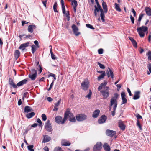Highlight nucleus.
<instances>
[{
  "mask_svg": "<svg viewBox=\"0 0 151 151\" xmlns=\"http://www.w3.org/2000/svg\"><path fill=\"white\" fill-rule=\"evenodd\" d=\"M106 76V73L104 72V73H102L99 75L98 77V80L99 81H100L101 79L103 78L104 76Z\"/></svg>",
  "mask_w": 151,
  "mask_h": 151,
  "instance_id": "nucleus-34",
  "label": "nucleus"
},
{
  "mask_svg": "<svg viewBox=\"0 0 151 151\" xmlns=\"http://www.w3.org/2000/svg\"><path fill=\"white\" fill-rule=\"evenodd\" d=\"M103 145L100 142H98L93 147V151H101L102 147Z\"/></svg>",
  "mask_w": 151,
  "mask_h": 151,
  "instance_id": "nucleus-7",
  "label": "nucleus"
},
{
  "mask_svg": "<svg viewBox=\"0 0 151 151\" xmlns=\"http://www.w3.org/2000/svg\"><path fill=\"white\" fill-rule=\"evenodd\" d=\"M136 116L138 119H142V116L139 114H137Z\"/></svg>",
  "mask_w": 151,
  "mask_h": 151,
  "instance_id": "nucleus-63",
  "label": "nucleus"
},
{
  "mask_svg": "<svg viewBox=\"0 0 151 151\" xmlns=\"http://www.w3.org/2000/svg\"><path fill=\"white\" fill-rule=\"evenodd\" d=\"M86 26L87 28H89L91 29H95V28L93 27V26L92 25L89 24H86Z\"/></svg>",
  "mask_w": 151,
  "mask_h": 151,
  "instance_id": "nucleus-46",
  "label": "nucleus"
},
{
  "mask_svg": "<svg viewBox=\"0 0 151 151\" xmlns=\"http://www.w3.org/2000/svg\"><path fill=\"white\" fill-rule=\"evenodd\" d=\"M65 115L66 117V120L68 117L69 118V120L72 122H75L76 119L73 114L67 109L65 112Z\"/></svg>",
  "mask_w": 151,
  "mask_h": 151,
  "instance_id": "nucleus-4",
  "label": "nucleus"
},
{
  "mask_svg": "<svg viewBox=\"0 0 151 151\" xmlns=\"http://www.w3.org/2000/svg\"><path fill=\"white\" fill-rule=\"evenodd\" d=\"M55 74H53L52 73H50L48 75V77H52L54 78V80H55L56 79V78L55 77Z\"/></svg>",
  "mask_w": 151,
  "mask_h": 151,
  "instance_id": "nucleus-50",
  "label": "nucleus"
},
{
  "mask_svg": "<svg viewBox=\"0 0 151 151\" xmlns=\"http://www.w3.org/2000/svg\"><path fill=\"white\" fill-rule=\"evenodd\" d=\"M29 97V94L27 92H25L24 93L23 96L22 98V99L24 101L25 98H27Z\"/></svg>",
  "mask_w": 151,
  "mask_h": 151,
  "instance_id": "nucleus-41",
  "label": "nucleus"
},
{
  "mask_svg": "<svg viewBox=\"0 0 151 151\" xmlns=\"http://www.w3.org/2000/svg\"><path fill=\"white\" fill-rule=\"evenodd\" d=\"M72 28L74 34L76 36H78L80 34V32H78V28L75 24H73L72 25Z\"/></svg>",
  "mask_w": 151,
  "mask_h": 151,
  "instance_id": "nucleus-11",
  "label": "nucleus"
},
{
  "mask_svg": "<svg viewBox=\"0 0 151 151\" xmlns=\"http://www.w3.org/2000/svg\"><path fill=\"white\" fill-rule=\"evenodd\" d=\"M35 115V113L34 112H32L26 114V116L27 118L29 119L33 116Z\"/></svg>",
  "mask_w": 151,
  "mask_h": 151,
  "instance_id": "nucleus-32",
  "label": "nucleus"
},
{
  "mask_svg": "<svg viewBox=\"0 0 151 151\" xmlns=\"http://www.w3.org/2000/svg\"><path fill=\"white\" fill-rule=\"evenodd\" d=\"M37 122L40 124L39 126L40 127H42V123L40 119L38 118L37 120Z\"/></svg>",
  "mask_w": 151,
  "mask_h": 151,
  "instance_id": "nucleus-47",
  "label": "nucleus"
},
{
  "mask_svg": "<svg viewBox=\"0 0 151 151\" xmlns=\"http://www.w3.org/2000/svg\"><path fill=\"white\" fill-rule=\"evenodd\" d=\"M61 99H60L58 101V102L57 103H56L55 104V106L58 107L59 106V105L60 104L61 102Z\"/></svg>",
  "mask_w": 151,
  "mask_h": 151,
  "instance_id": "nucleus-53",
  "label": "nucleus"
},
{
  "mask_svg": "<svg viewBox=\"0 0 151 151\" xmlns=\"http://www.w3.org/2000/svg\"><path fill=\"white\" fill-rule=\"evenodd\" d=\"M37 71L35 69L33 68L31 70V71L28 75V77L32 80H35L37 76Z\"/></svg>",
  "mask_w": 151,
  "mask_h": 151,
  "instance_id": "nucleus-6",
  "label": "nucleus"
},
{
  "mask_svg": "<svg viewBox=\"0 0 151 151\" xmlns=\"http://www.w3.org/2000/svg\"><path fill=\"white\" fill-rule=\"evenodd\" d=\"M104 87H105L103 86L101 84L100 86H99L98 88V91H100L102 89L104 88Z\"/></svg>",
  "mask_w": 151,
  "mask_h": 151,
  "instance_id": "nucleus-57",
  "label": "nucleus"
},
{
  "mask_svg": "<svg viewBox=\"0 0 151 151\" xmlns=\"http://www.w3.org/2000/svg\"><path fill=\"white\" fill-rule=\"evenodd\" d=\"M62 12L63 14H65V6H62Z\"/></svg>",
  "mask_w": 151,
  "mask_h": 151,
  "instance_id": "nucleus-60",
  "label": "nucleus"
},
{
  "mask_svg": "<svg viewBox=\"0 0 151 151\" xmlns=\"http://www.w3.org/2000/svg\"><path fill=\"white\" fill-rule=\"evenodd\" d=\"M36 26L34 25H30L28 26V31L31 33L33 32V30L36 28Z\"/></svg>",
  "mask_w": 151,
  "mask_h": 151,
  "instance_id": "nucleus-17",
  "label": "nucleus"
},
{
  "mask_svg": "<svg viewBox=\"0 0 151 151\" xmlns=\"http://www.w3.org/2000/svg\"><path fill=\"white\" fill-rule=\"evenodd\" d=\"M140 92L139 91H135L134 93V94L133 97V99L134 100H137L140 97Z\"/></svg>",
  "mask_w": 151,
  "mask_h": 151,
  "instance_id": "nucleus-19",
  "label": "nucleus"
},
{
  "mask_svg": "<svg viewBox=\"0 0 151 151\" xmlns=\"http://www.w3.org/2000/svg\"><path fill=\"white\" fill-rule=\"evenodd\" d=\"M89 93L88 95H86V98H87L88 99H90L91 97V96L92 94V92L91 91V90H89Z\"/></svg>",
  "mask_w": 151,
  "mask_h": 151,
  "instance_id": "nucleus-43",
  "label": "nucleus"
},
{
  "mask_svg": "<svg viewBox=\"0 0 151 151\" xmlns=\"http://www.w3.org/2000/svg\"><path fill=\"white\" fill-rule=\"evenodd\" d=\"M37 64V69L38 70L39 72V74L41 73L42 70V67L39 64V62H37L36 63Z\"/></svg>",
  "mask_w": 151,
  "mask_h": 151,
  "instance_id": "nucleus-26",
  "label": "nucleus"
},
{
  "mask_svg": "<svg viewBox=\"0 0 151 151\" xmlns=\"http://www.w3.org/2000/svg\"><path fill=\"white\" fill-rule=\"evenodd\" d=\"M76 118L78 121L81 122L86 120L87 119V116L83 114H81L76 115Z\"/></svg>",
  "mask_w": 151,
  "mask_h": 151,
  "instance_id": "nucleus-8",
  "label": "nucleus"
},
{
  "mask_svg": "<svg viewBox=\"0 0 151 151\" xmlns=\"http://www.w3.org/2000/svg\"><path fill=\"white\" fill-rule=\"evenodd\" d=\"M104 149L105 151H110V146L107 143H105L103 146Z\"/></svg>",
  "mask_w": 151,
  "mask_h": 151,
  "instance_id": "nucleus-22",
  "label": "nucleus"
},
{
  "mask_svg": "<svg viewBox=\"0 0 151 151\" xmlns=\"http://www.w3.org/2000/svg\"><path fill=\"white\" fill-rule=\"evenodd\" d=\"M115 8L116 10L119 12H121V10L119 6V5L116 3L115 4Z\"/></svg>",
  "mask_w": 151,
  "mask_h": 151,
  "instance_id": "nucleus-37",
  "label": "nucleus"
},
{
  "mask_svg": "<svg viewBox=\"0 0 151 151\" xmlns=\"http://www.w3.org/2000/svg\"><path fill=\"white\" fill-rule=\"evenodd\" d=\"M97 64L101 68L104 69L105 68V66L103 64L100 63L99 62H97Z\"/></svg>",
  "mask_w": 151,
  "mask_h": 151,
  "instance_id": "nucleus-45",
  "label": "nucleus"
},
{
  "mask_svg": "<svg viewBox=\"0 0 151 151\" xmlns=\"http://www.w3.org/2000/svg\"><path fill=\"white\" fill-rule=\"evenodd\" d=\"M43 139L42 142L46 143L50 141L51 139V138L47 135H43Z\"/></svg>",
  "mask_w": 151,
  "mask_h": 151,
  "instance_id": "nucleus-16",
  "label": "nucleus"
},
{
  "mask_svg": "<svg viewBox=\"0 0 151 151\" xmlns=\"http://www.w3.org/2000/svg\"><path fill=\"white\" fill-rule=\"evenodd\" d=\"M33 145H29L27 146L28 149L30 151H34V150L33 149Z\"/></svg>",
  "mask_w": 151,
  "mask_h": 151,
  "instance_id": "nucleus-44",
  "label": "nucleus"
},
{
  "mask_svg": "<svg viewBox=\"0 0 151 151\" xmlns=\"http://www.w3.org/2000/svg\"><path fill=\"white\" fill-rule=\"evenodd\" d=\"M148 28L144 26H142L140 27L137 28V30L138 34L141 37H143L145 36V33L147 32Z\"/></svg>",
  "mask_w": 151,
  "mask_h": 151,
  "instance_id": "nucleus-2",
  "label": "nucleus"
},
{
  "mask_svg": "<svg viewBox=\"0 0 151 151\" xmlns=\"http://www.w3.org/2000/svg\"><path fill=\"white\" fill-rule=\"evenodd\" d=\"M55 122L58 124H64L66 120V117L65 116V113L64 114V118L63 119L61 116H58L55 117Z\"/></svg>",
  "mask_w": 151,
  "mask_h": 151,
  "instance_id": "nucleus-5",
  "label": "nucleus"
},
{
  "mask_svg": "<svg viewBox=\"0 0 151 151\" xmlns=\"http://www.w3.org/2000/svg\"><path fill=\"white\" fill-rule=\"evenodd\" d=\"M100 93L103 96V99H106L109 97L110 94L109 88L106 87L104 89L100 90Z\"/></svg>",
  "mask_w": 151,
  "mask_h": 151,
  "instance_id": "nucleus-3",
  "label": "nucleus"
},
{
  "mask_svg": "<svg viewBox=\"0 0 151 151\" xmlns=\"http://www.w3.org/2000/svg\"><path fill=\"white\" fill-rule=\"evenodd\" d=\"M33 110V109L30 107L28 106H25L24 109V112L27 113L32 111Z\"/></svg>",
  "mask_w": 151,
  "mask_h": 151,
  "instance_id": "nucleus-23",
  "label": "nucleus"
},
{
  "mask_svg": "<svg viewBox=\"0 0 151 151\" xmlns=\"http://www.w3.org/2000/svg\"><path fill=\"white\" fill-rule=\"evenodd\" d=\"M20 55V52L18 50H15L14 52V55L15 58L17 59L19 56Z\"/></svg>",
  "mask_w": 151,
  "mask_h": 151,
  "instance_id": "nucleus-31",
  "label": "nucleus"
},
{
  "mask_svg": "<svg viewBox=\"0 0 151 151\" xmlns=\"http://www.w3.org/2000/svg\"><path fill=\"white\" fill-rule=\"evenodd\" d=\"M54 151H62V149L61 147H58L55 148Z\"/></svg>",
  "mask_w": 151,
  "mask_h": 151,
  "instance_id": "nucleus-56",
  "label": "nucleus"
},
{
  "mask_svg": "<svg viewBox=\"0 0 151 151\" xmlns=\"http://www.w3.org/2000/svg\"><path fill=\"white\" fill-rule=\"evenodd\" d=\"M70 143L67 142H65L63 144V145L64 146H69Z\"/></svg>",
  "mask_w": 151,
  "mask_h": 151,
  "instance_id": "nucleus-55",
  "label": "nucleus"
},
{
  "mask_svg": "<svg viewBox=\"0 0 151 151\" xmlns=\"http://www.w3.org/2000/svg\"><path fill=\"white\" fill-rule=\"evenodd\" d=\"M146 55L148 57V60H151V51L150 50L148 51V52L146 54Z\"/></svg>",
  "mask_w": 151,
  "mask_h": 151,
  "instance_id": "nucleus-38",
  "label": "nucleus"
},
{
  "mask_svg": "<svg viewBox=\"0 0 151 151\" xmlns=\"http://www.w3.org/2000/svg\"><path fill=\"white\" fill-rule=\"evenodd\" d=\"M145 11L146 14L148 16H151V9L149 7H146L145 9Z\"/></svg>",
  "mask_w": 151,
  "mask_h": 151,
  "instance_id": "nucleus-25",
  "label": "nucleus"
},
{
  "mask_svg": "<svg viewBox=\"0 0 151 151\" xmlns=\"http://www.w3.org/2000/svg\"><path fill=\"white\" fill-rule=\"evenodd\" d=\"M72 5L73 6V9L75 13L76 12V7L78 5L77 2L76 0H73L72 1Z\"/></svg>",
  "mask_w": 151,
  "mask_h": 151,
  "instance_id": "nucleus-20",
  "label": "nucleus"
},
{
  "mask_svg": "<svg viewBox=\"0 0 151 151\" xmlns=\"http://www.w3.org/2000/svg\"><path fill=\"white\" fill-rule=\"evenodd\" d=\"M89 82L87 79H85L81 84L82 88L84 90H87L88 87Z\"/></svg>",
  "mask_w": 151,
  "mask_h": 151,
  "instance_id": "nucleus-9",
  "label": "nucleus"
},
{
  "mask_svg": "<svg viewBox=\"0 0 151 151\" xmlns=\"http://www.w3.org/2000/svg\"><path fill=\"white\" fill-rule=\"evenodd\" d=\"M94 7L95 8V9L94 10V13L95 15V16H96L97 15L96 12H98L99 10V8H98L96 5Z\"/></svg>",
  "mask_w": 151,
  "mask_h": 151,
  "instance_id": "nucleus-42",
  "label": "nucleus"
},
{
  "mask_svg": "<svg viewBox=\"0 0 151 151\" xmlns=\"http://www.w3.org/2000/svg\"><path fill=\"white\" fill-rule=\"evenodd\" d=\"M144 15V14H143L142 13H141L140 14V15L139 16L138 20V21L139 22V23H138V24H139V25H138L139 26L140 25V21L142 19V18L143 17Z\"/></svg>",
  "mask_w": 151,
  "mask_h": 151,
  "instance_id": "nucleus-36",
  "label": "nucleus"
},
{
  "mask_svg": "<svg viewBox=\"0 0 151 151\" xmlns=\"http://www.w3.org/2000/svg\"><path fill=\"white\" fill-rule=\"evenodd\" d=\"M147 67L149 71L151 73V63H150L148 64Z\"/></svg>",
  "mask_w": 151,
  "mask_h": 151,
  "instance_id": "nucleus-58",
  "label": "nucleus"
},
{
  "mask_svg": "<svg viewBox=\"0 0 151 151\" xmlns=\"http://www.w3.org/2000/svg\"><path fill=\"white\" fill-rule=\"evenodd\" d=\"M41 116L42 118V119L43 121H45L46 120L47 116L45 114H42V115Z\"/></svg>",
  "mask_w": 151,
  "mask_h": 151,
  "instance_id": "nucleus-49",
  "label": "nucleus"
},
{
  "mask_svg": "<svg viewBox=\"0 0 151 151\" xmlns=\"http://www.w3.org/2000/svg\"><path fill=\"white\" fill-rule=\"evenodd\" d=\"M119 96V95L118 93H115L114 94V96L111 99L110 105L111 106L114 105V110L112 111V115L113 116L115 114V111L117 105V99Z\"/></svg>",
  "mask_w": 151,
  "mask_h": 151,
  "instance_id": "nucleus-1",
  "label": "nucleus"
},
{
  "mask_svg": "<svg viewBox=\"0 0 151 151\" xmlns=\"http://www.w3.org/2000/svg\"><path fill=\"white\" fill-rule=\"evenodd\" d=\"M137 125L139 127V128L140 129V130L142 129V128L140 124L139 123V120H137Z\"/></svg>",
  "mask_w": 151,
  "mask_h": 151,
  "instance_id": "nucleus-51",
  "label": "nucleus"
},
{
  "mask_svg": "<svg viewBox=\"0 0 151 151\" xmlns=\"http://www.w3.org/2000/svg\"><path fill=\"white\" fill-rule=\"evenodd\" d=\"M129 38L131 41V42L134 47H137V44L136 41L133 38L131 37H129Z\"/></svg>",
  "mask_w": 151,
  "mask_h": 151,
  "instance_id": "nucleus-29",
  "label": "nucleus"
},
{
  "mask_svg": "<svg viewBox=\"0 0 151 151\" xmlns=\"http://www.w3.org/2000/svg\"><path fill=\"white\" fill-rule=\"evenodd\" d=\"M106 135L112 137L116 134V132L109 129H107L106 132Z\"/></svg>",
  "mask_w": 151,
  "mask_h": 151,
  "instance_id": "nucleus-14",
  "label": "nucleus"
},
{
  "mask_svg": "<svg viewBox=\"0 0 151 151\" xmlns=\"http://www.w3.org/2000/svg\"><path fill=\"white\" fill-rule=\"evenodd\" d=\"M29 44V42H26L22 44L19 47V49H22V51L24 50L25 48L27 47Z\"/></svg>",
  "mask_w": 151,
  "mask_h": 151,
  "instance_id": "nucleus-18",
  "label": "nucleus"
},
{
  "mask_svg": "<svg viewBox=\"0 0 151 151\" xmlns=\"http://www.w3.org/2000/svg\"><path fill=\"white\" fill-rule=\"evenodd\" d=\"M130 18L132 24H134V19L132 15L130 16Z\"/></svg>",
  "mask_w": 151,
  "mask_h": 151,
  "instance_id": "nucleus-54",
  "label": "nucleus"
},
{
  "mask_svg": "<svg viewBox=\"0 0 151 151\" xmlns=\"http://www.w3.org/2000/svg\"><path fill=\"white\" fill-rule=\"evenodd\" d=\"M119 126L122 130H124L125 129V126L122 122H119Z\"/></svg>",
  "mask_w": 151,
  "mask_h": 151,
  "instance_id": "nucleus-30",
  "label": "nucleus"
},
{
  "mask_svg": "<svg viewBox=\"0 0 151 151\" xmlns=\"http://www.w3.org/2000/svg\"><path fill=\"white\" fill-rule=\"evenodd\" d=\"M132 12L133 13L134 16L135 17L136 15V12L134 9H132Z\"/></svg>",
  "mask_w": 151,
  "mask_h": 151,
  "instance_id": "nucleus-62",
  "label": "nucleus"
},
{
  "mask_svg": "<svg viewBox=\"0 0 151 151\" xmlns=\"http://www.w3.org/2000/svg\"><path fill=\"white\" fill-rule=\"evenodd\" d=\"M34 43L36 45V46H37L38 47H39V43L38 41L35 40L34 42Z\"/></svg>",
  "mask_w": 151,
  "mask_h": 151,
  "instance_id": "nucleus-61",
  "label": "nucleus"
},
{
  "mask_svg": "<svg viewBox=\"0 0 151 151\" xmlns=\"http://www.w3.org/2000/svg\"><path fill=\"white\" fill-rule=\"evenodd\" d=\"M45 128L47 131L48 132H51L52 130V126L50 123V120H47L45 123Z\"/></svg>",
  "mask_w": 151,
  "mask_h": 151,
  "instance_id": "nucleus-10",
  "label": "nucleus"
},
{
  "mask_svg": "<svg viewBox=\"0 0 151 151\" xmlns=\"http://www.w3.org/2000/svg\"><path fill=\"white\" fill-rule=\"evenodd\" d=\"M107 119V117L105 115H102L98 119V122L99 124L104 123Z\"/></svg>",
  "mask_w": 151,
  "mask_h": 151,
  "instance_id": "nucleus-12",
  "label": "nucleus"
},
{
  "mask_svg": "<svg viewBox=\"0 0 151 151\" xmlns=\"http://www.w3.org/2000/svg\"><path fill=\"white\" fill-rule=\"evenodd\" d=\"M32 53L34 54L37 50V49L39 47H38L37 46H36L34 45H32Z\"/></svg>",
  "mask_w": 151,
  "mask_h": 151,
  "instance_id": "nucleus-33",
  "label": "nucleus"
},
{
  "mask_svg": "<svg viewBox=\"0 0 151 151\" xmlns=\"http://www.w3.org/2000/svg\"><path fill=\"white\" fill-rule=\"evenodd\" d=\"M37 123H34L32 124L31 126H29L27 128L26 130L28 131L32 127H35L37 126Z\"/></svg>",
  "mask_w": 151,
  "mask_h": 151,
  "instance_id": "nucleus-39",
  "label": "nucleus"
},
{
  "mask_svg": "<svg viewBox=\"0 0 151 151\" xmlns=\"http://www.w3.org/2000/svg\"><path fill=\"white\" fill-rule=\"evenodd\" d=\"M9 83L10 85L12 86V87H13L14 88H17V85H16L14 83L13 80L11 79V78L9 79Z\"/></svg>",
  "mask_w": 151,
  "mask_h": 151,
  "instance_id": "nucleus-27",
  "label": "nucleus"
},
{
  "mask_svg": "<svg viewBox=\"0 0 151 151\" xmlns=\"http://www.w3.org/2000/svg\"><path fill=\"white\" fill-rule=\"evenodd\" d=\"M54 81V80L52 81V82L50 85L49 88L47 89L48 91H49L52 89Z\"/></svg>",
  "mask_w": 151,
  "mask_h": 151,
  "instance_id": "nucleus-52",
  "label": "nucleus"
},
{
  "mask_svg": "<svg viewBox=\"0 0 151 151\" xmlns=\"http://www.w3.org/2000/svg\"><path fill=\"white\" fill-rule=\"evenodd\" d=\"M106 73L108 78L111 77L112 79L113 78L114 73L112 70L110 68H108V69L106 71Z\"/></svg>",
  "mask_w": 151,
  "mask_h": 151,
  "instance_id": "nucleus-13",
  "label": "nucleus"
},
{
  "mask_svg": "<svg viewBox=\"0 0 151 151\" xmlns=\"http://www.w3.org/2000/svg\"><path fill=\"white\" fill-rule=\"evenodd\" d=\"M42 3H43L44 6H45V7L46 8V3L47 2V1L46 0L45 1H42Z\"/></svg>",
  "mask_w": 151,
  "mask_h": 151,
  "instance_id": "nucleus-64",
  "label": "nucleus"
},
{
  "mask_svg": "<svg viewBox=\"0 0 151 151\" xmlns=\"http://www.w3.org/2000/svg\"><path fill=\"white\" fill-rule=\"evenodd\" d=\"M57 4L56 2H55L53 6V8L54 11L55 12H58V11L57 10Z\"/></svg>",
  "mask_w": 151,
  "mask_h": 151,
  "instance_id": "nucleus-40",
  "label": "nucleus"
},
{
  "mask_svg": "<svg viewBox=\"0 0 151 151\" xmlns=\"http://www.w3.org/2000/svg\"><path fill=\"white\" fill-rule=\"evenodd\" d=\"M102 7L104 10V12L106 13L107 12V6L106 2L103 1L102 4Z\"/></svg>",
  "mask_w": 151,
  "mask_h": 151,
  "instance_id": "nucleus-28",
  "label": "nucleus"
},
{
  "mask_svg": "<svg viewBox=\"0 0 151 151\" xmlns=\"http://www.w3.org/2000/svg\"><path fill=\"white\" fill-rule=\"evenodd\" d=\"M101 14H100V16L101 18V19L102 20L103 22H104L105 21V19H104V18L105 17V15L104 14V12L103 10H102V11H101Z\"/></svg>",
  "mask_w": 151,
  "mask_h": 151,
  "instance_id": "nucleus-35",
  "label": "nucleus"
},
{
  "mask_svg": "<svg viewBox=\"0 0 151 151\" xmlns=\"http://www.w3.org/2000/svg\"><path fill=\"white\" fill-rule=\"evenodd\" d=\"M121 96L122 99V100L121 104H123L126 103L127 102V100L125 98L126 95L125 93L124 92H122L121 93Z\"/></svg>",
  "mask_w": 151,
  "mask_h": 151,
  "instance_id": "nucleus-15",
  "label": "nucleus"
},
{
  "mask_svg": "<svg viewBox=\"0 0 151 151\" xmlns=\"http://www.w3.org/2000/svg\"><path fill=\"white\" fill-rule=\"evenodd\" d=\"M103 50L102 49H100L98 50V52L99 54H101L103 53Z\"/></svg>",
  "mask_w": 151,
  "mask_h": 151,
  "instance_id": "nucleus-59",
  "label": "nucleus"
},
{
  "mask_svg": "<svg viewBox=\"0 0 151 151\" xmlns=\"http://www.w3.org/2000/svg\"><path fill=\"white\" fill-rule=\"evenodd\" d=\"M27 82V80L26 79H24L18 82L17 84L18 87L20 86L23 85L24 84H26Z\"/></svg>",
  "mask_w": 151,
  "mask_h": 151,
  "instance_id": "nucleus-21",
  "label": "nucleus"
},
{
  "mask_svg": "<svg viewBox=\"0 0 151 151\" xmlns=\"http://www.w3.org/2000/svg\"><path fill=\"white\" fill-rule=\"evenodd\" d=\"M67 12V13H66L65 15L67 17V20L68 21H69L70 20V19L69 12L68 11Z\"/></svg>",
  "mask_w": 151,
  "mask_h": 151,
  "instance_id": "nucleus-48",
  "label": "nucleus"
},
{
  "mask_svg": "<svg viewBox=\"0 0 151 151\" xmlns=\"http://www.w3.org/2000/svg\"><path fill=\"white\" fill-rule=\"evenodd\" d=\"M100 110L99 109L95 110L93 112L92 117L93 118H97L100 113Z\"/></svg>",
  "mask_w": 151,
  "mask_h": 151,
  "instance_id": "nucleus-24",
  "label": "nucleus"
}]
</instances>
